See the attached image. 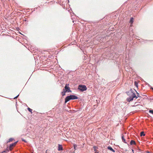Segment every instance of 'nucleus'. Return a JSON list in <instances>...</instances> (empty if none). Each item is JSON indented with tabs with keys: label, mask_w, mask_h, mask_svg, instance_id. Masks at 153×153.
Here are the masks:
<instances>
[{
	"label": "nucleus",
	"mask_w": 153,
	"mask_h": 153,
	"mask_svg": "<svg viewBox=\"0 0 153 153\" xmlns=\"http://www.w3.org/2000/svg\"><path fill=\"white\" fill-rule=\"evenodd\" d=\"M122 141H123L125 143H127V142L126 141V140L125 139H124V137L123 136L122 137Z\"/></svg>",
	"instance_id": "obj_12"
},
{
	"label": "nucleus",
	"mask_w": 153,
	"mask_h": 153,
	"mask_svg": "<svg viewBox=\"0 0 153 153\" xmlns=\"http://www.w3.org/2000/svg\"><path fill=\"white\" fill-rule=\"evenodd\" d=\"M108 149L110 150H111V151L113 152H115V151L110 146H108Z\"/></svg>",
	"instance_id": "obj_9"
},
{
	"label": "nucleus",
	"mask_w": 153,
	"mask_h": 153,
	"mask_svg": "<svg viewBox=\"0 0 153 153\" xmlns=\"http://www.w3.org/2000/svg\"><path fill=\"white\" fill-rule=\"evenodd\" d=\"M5 152V151H3V152H2V153H3V152Z\"/></svg>",
	"instance_id": "obj_22"
},
{
	"label": "nucleus",
	"mask_w": 153,
	"mask_h": 153,
	"mask_svg": "<svg viewBox=\"0 0 153 153\" xmlns=\"http://www.w3.org/2000/svg\"><path fill=\"white\" fill-rule=\"evenodd\" d=\"M66 92H67L66 91H65L64 90V89H63V91L62 92H61V93L62 95V96H65V95Z\"/></svg>",
	"instance_id": "obj_10"
},
{
	"label": "nucleus",
	"mask_w": 153,
	"mask_h": 153,
	"mask_svg": "<svg viewBox=\"0 0 153 153\" xmlns=\"http://www.w3.org/2000/svg\"><path fill=\"white\" fill-rule=\"evenodd\" d=\"M137 97H140V96L139 93H138V92H137Z\"/></svg>",
	"instance_id": "obj_17"
},
{
	"label": "nucleus",
	"mask_w": 153,
	"mask_h": 153,
	"mask_svg": "<svg viewBox=\"0 0 153 153\" xmlns=\"http://www.w3.org/2000/svg\"><path fill=\"white\" fill-rule=\"evenodd\" d=\"M69 84H66L64 88V90L67 92H71V91L70 90V88L68 86Z\"/></svg>",
	"instance_id": "obj_3"
},
{
	"label": "nucleus",
	"mask_w": 153,
	"mask_h": 153,
	"mask_svg": "<svg viewBox=\"0 0 153 153\" xmlns=\"http://www.w3.org/2000/svg\"><path fill=\"white\" fill-rule=\"evenodd\" d=\"M145 135V134L144 131H143L141 132L140 135L141 137L144 136Z\"/></svg>",
	"instance_id": "obj_11"
},
{
	"label": "nucleus",
	"mask_w": 153,
	"mask_h": 153,
	"mask_svg": "<svg viewBox=\"0 0 153 153\" xmlns=\"http://www.w3.org/2000/svg\"><path fill=\"white\" fill-rule=\"evenodd\" d=\"M95 153H99L98 152L97 150H96V152H95Z\"/></svg>",
	"instance_id": "obj_20"
},
{
	"label": "nucleus",
	"mask_w": 153,
	"mask_h": 153,
	"mask_svg": "<svg viewBox=\"0 0 153 153\" xmlns=\"http://www.w3.org/2000/svg\"><path fill=\"white\" fill-rule=\"evenodd\" d=\"M152 89L153 90V88H152Z\"/></svg>",
	"instance_id": "obj_23"
},
{
	"label": "nucleus",
	"mask_w": 153,
	"mask_h": 153,
	"mask_svg": "<svg viewBox=\"0 0 153 153\" xmlns=\"http://www.w3.org/2000/svg\"><path fill=\"white\" fill-rule=\"evenodd\" d=\"M71 100L70 97L69 96L67 97L65 99V103H66L69 101Z\"/></svg>",
	"instance_id": "obj_6"
},
{
	"label": "nucleus",
	"mask_w": 153,
	"mask_h": 153,
	"mask_svg": "<svg viewBox=\"0 0 153 153\" xmlns=\"http://www.w3.org/2000/svg\"><path fill=\"white\" fill-rule=\"evenodd\" d=\"M70 97L71 100H75L78 99V97L74 95H70L69 96Z\"/></svg>",
	"instance_id": "obj_4"
},
{
	"label": "nucleus",
	"mask_w": 153,
	"mask_h": 153,
	"mask_svg": "<svg viewBox=\"0 0 153 153\" xmlns=\"http://www.w3.org/2000/svg\"><path fill=\"white\" fill-rule=\"evenodd\" d=\"M130 143L131 145H135L136 144V143L133 140H131Z\"/></svg>",
	"instance_id": "obj_8"
},
{
	"label": "nucleus",
	"mask_w": 153,
	"mask_h": 153,
	"mask_svg": "<svg viewBox=\"0 0 153 153\" xmlns=\"http://www.w3.org/2000/svg\"><path fill=\"white\" fill-rule=\"evenodd\" d=\"M19 95H17V96H16V97H14V99H15L17 98L18 97Z\"/></svg>",
	"instance_id": "obj_19"
},
{
	"label": "nucleus",
	"mask_w": 153,
	"mask_h": 153,
	"mask_svg": "<svg viewBox=\"0 0 153 153\" xmlns=\"http://www.w3.org/2000/svg\"><path fill=\"white\" fill-rule=\"evenodd\" d=\"M128 93L130 94H128V95H130L131 96L127 98V100L128 102H130L131 101L133 100L134 98H135L136 99L137 98V97L136 96L135 94L132 92L131 91L128 92Z\"/></svg>",
	"instance_id": "obj_1"
},
{
	"label": "nucleus",
	"mask_w": 153,
	"mask_h": 153,
	"mask_svg": "<svg viewBox=\"0 0 153 153\" xmlns=\"http://www.w3.org/2000/svg\"><path fill=\"white\" fill-rule=\"evenodd\" d=\"M133 22V18H131L130 20V22L131 24H132Z\"/></svg>",
	"instance_id": "obj_14"
},
{
	"label": "nucleus",
	"mask_w": 153,
	"mask_h": 153,
	"mask_svg": "<svg viewBox=\"0 0 153 153\" xmlns=\"http://www.w3.org/2000/svg\"><path fill=\"white\" fill-rule=\"evenodd\" d=\"M13 139H14L13 138H10L8 140L7 142V143H8L10 142H12L13 141Z\"/></svg>",
	"instance_id": "obj_13"
},
{
	"label": "nucleus",
	"mask_w": 153,
	"mask_h": 153,
	"mask_svg": "<svg viewBox=\"0 0 153 153\" xmlns=\"http://www.w3.org/2000/svg\"><path fill=\"white\" fill-rule=\"evenodd\" d=\"M149 112L150 113H152L153 114V110H150L149 111Z\"/></svg>",
	"instance_id": "obj_16"
},
{
	"label": "nucleus",
	"mask_w": 153,
	"mask_h": 153,
	"mask_svg": "<svg viewBox=\"0 0 153 153\" xmlns=\"http://www.w3.org/2000/svg\"><path fill=\"white\" fill-rule=\"evenodd\" d=\"M27 109L30 112H31V113H32V109H30L29 108H27Z\"/></svg>",
	"instance_id": "obj_15"
},
{
	"label": "nucleus",
	"mask_w": 153,
	"mask_h": 153,
	"mask_svg": "<svg viewBox=\"0 0 153 153\" xmlns=\"http://www.w3.org/2000/svg\"><path fill=\"white\" fill-rule=\"evenodd\" d=\"M134 83H135V86H136L137 87V86H138L137 85V82H135Z\"/></svg>",
	"instance_id": "obj_18"
},
{
	"label": "nucleus",
	"mask_w": 153,
	"mask_h": 153,
	"mask_svg": "<svg viewBox=\"0 0 153 153\" xmlns=\"http://www.w3.org/2000/svg\"><path fill=\"white\" fill-rule=\"evenodd\" d=\"M46 153H47V152H46Z\"/></svg>",
	"instance_id": "obj_25"
},
{
	"label": "nucleus",
	"mask_w": 153,
	"mask_h": 153,
	"mask_svg": "<svg viewBox=\"0 0 153 153\" xmlns=\"http://www.w3.org/2000/svg\"><path fill=\"white\" fill-rule=\"evenodd\" d=\"M132 151H133V150L132 149Z\"/></svg>",
	"instance_id": "obj_24"
},
{
	"label": "nucleus",
	"mask_w": 153,
	"mask_h": 153,
	"mask_svg": "<svg viewBox=\"0 0 153 153\" xmlns=\"http://www.w3.org/2000/svg\"><path fill=\"white\" fill-rule=\"evenodd\" d=\"M58 150L59 151H60V150H63V147L62 146V145H60V144H58Z\"/></svg>",
	"instance_id": "obj_7"
},
{
	"label": "nucleus",
	"mask_w": 153,
	"mask_h": 153,
	"mask_svg": "<svg viewBox=\"0 0 153 153\" xmlns=\"http://www.w3.org/2000/svg\"><path fill=\"white\" fill-rule=\"evenodd\" d=\"M78 89L82 92H83L86 90L87 88L85 85H80L78 86Z\"/></svg>",
	"instance_id": "obj_2"
},
{
	"label": "nucleus",
	"mask_w": 153,
	"mask_h": 153,
	"mask_svg": "<svg viewBox=\"0 0 153 153\" xmlns=\"http://www.w3.org/2000/svg\"><path fill=\"white\" fill-rule=\"evenodd\" d=\"M17 142L18 141H16V142H14L13 143L11 144L10 145V150H11V149L16 144Z\"/></svg>",
	"instance_id": "obj_5"
},
{
	"label": "nucleus",
	"mask_w": 153,
	"mask_h": 153,
	"mask_svg": "<svg viewBox=\"0 0 153 153\" xmlns=\"http://www.w3.org/2000/svg\"><path fill=\"white\" fill-rule=\"evenodd\" d=\"M146 152L148 153H150V152H149V151H147Z\"/></svg>",
	"instance_id": "obj_21"
}]
</instances>
